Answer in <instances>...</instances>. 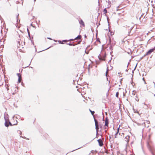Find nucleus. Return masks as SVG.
<instances>
[{"label": "nucleus", "mask_w": 155, "mask_h": 155, "mask_svg": "<svg viewBox=\"0 0 155 155\" xmlns=\"http://www.w3.org/2000/svg\"><path fill=\"white\" fill-rule=\"evenodd\" d=\"M128 127L127 126H124L123 124H122L118 128L117 132L115 134V137L116 138L117 137V135L119 132V130H122V131L124 132H127V130L128 129Z\"/></svg>", "instance_id": "nucleus-1"}, {"label": "nucleus", "mask_w": 155, "mask_h": 155, "mask_svg": "<svg viewBox=\"0 0 155 155\" xmlns=\"http://www.w3.org/2000/svg\"><path fill=\"white\" fill-rule=\"evenodd\" d=\"M18 76L19 77L18 79V81L19 83H20L21 80V75H20L19 74H18Z\"/></svg>", "instance_id": "nucleus-11"}, {"label": "nucleus", "mask_w": 155, "mask_h": 155, "mask_svg": "<svg viewBox=\"0 0 155 155\" xmlns=\"http://www.w3.org/2000/svg\"><path fill=\"white\" fill-rule=\"evenodd\" d=\"M148 137H149V139H150V135H149L148 136Z\"/></svg>", "instance_id": "nucleus-27"}, {"label": "nucleus", "mask_w": 155, "mask_h": 155, "mask_svg": "<svg viewBox=\"0 0 155 155\" xmlns=\"http://www.w3.org/2000/svg\"><path fill=\"white\" fill-rule=\"evenodd\" d=\"M108 68L107 67V71H106V76L107 77V74H108Z\"/></svg>", "instance_id": "nucleus-17"}, {"label": "nucleus", "mask_w": 155, "mask_h": 155, "mask_svg": "<svg viewBox=\"0 0 155 155\" xmlns=\"http://www.w3.org/2000/svg\"><path fill=\"white\" fill-rule=\"evenodd\" d=\"M95 125V129L97 132H98L99 131V125L98 121L95 119H94Z\"/></svg>", "instance_id": "nucleus-3"}, {"label": "nucleus", "mask_w": 155, "mask_h": 155, "mask_svg": "<svg viewBox=\"0 0 155 155\" xmlns=\"http://www.w3.org/2000/svg\"><path fill=\"white\" fill-rule=\"evenodd\" d=\"M79 23L81 25H82L83 26H84L85 25L84 24V22L81 19L79 21Z\"/></svg>", "instance_id": "nucleus-10"}, {"label": "nucleus", "mask_w": 155, "mask_h": 155, "mask_svg": "<svg viewBox=\"0 0 155 155\" xmlns=\"http://www.w3.org/2000/svg\"><path fill=\"white\" fill-rule=\"evenodd\" d=\"M154 50H155V46L153 48L150 49L148 51L146 55H148L150 54L152 52H153Z\"/></svg>", "instance_id": "nucleus-5"}, {"label": "nucleus", "mask_w": 155, "mask_h": 155, "mask_svg": "<svg viewBox=\"0 0 155 155\" xmlns=\"http://www.w3.org/2000/svg\"><path fill=\"white\" fill-rule=\"evenodd\" d=\"M152 154L153 155H155L153 153H152Z\"/></svg>", "instance_id": "nucleus-31"}, {"label": "nucleus", "mask_w": 155, "mask_h": 155, "mask_svg": "<svg viewBox=\"0 0 155 155\" xmlns=\"http://www.w3.org/2000/svg\"><path fill=\"white\" fill-rule=\"evenodd\" d=\"M91 153H94V151L93 150H92L91 151Z\"/></svg>", "instance_id": "nucleus-28"}, {"label": "nucleus", "mask_w": 155, "mask_h": 155, "mask_svg": "<svg viewBox=\"0 0 155 155\" xmlns=\"http://www.w3.org/2000/svg\"><path fill=\"white\" fill-rule=\"evenodd\" d=\"M68 41L67 40H64L63 41V42H66Z\"/></svg>", "instance_id": "nucleus-22"}, {"label": "nucleus", "mask_w": 155, "mask_h": 155, "mask_svg": "<svg viewBox=\"0 0 155 155\" xmlns=\"http://www.w3.org/2000/svg\"><path fill=\"white\" fill-rule=\"evenodd\" d=\"M119 95V92H117L116 94V96L117 97H118Z\"/></svg>", "instance_id": "nucleus-18"}, {"label": "nucleus", "mask_w": 155, "mask_h": 155, "mask_svg": "<svg viewBox=\"0 0 155 155\" xmlns=\"http://www.w3.org/2000/svg\"><path fill=\"white\" fill-rule=\"evenodd\" d=\"M45 137H48V135L47 134H45Z\"/></svg>", "instance_id": "nucleus-23"}, {"label": "nucleus", "mask_w": 155, "mask_h": 155, "mask_svg": "<svg viewBox=\"0 0 155 155\" xmlns=\"http://www.w3.org/2000/svg\"><path fill=\"white\" fill-rule=\"evenodd\" d=\"M8 124H9V122L6 121L5 124V126L6 127H8L9 126Z\"/></svg>", "instance_id": "nucleus-14"}, {"label": "nucleus", "mask_w": 155, "mask_h": 155, "mask_svg": "<svg viewBox=\"0 0 155 155\" xmlns=\"http://www.w3.org/2000/svg\"><path fill=\"white\" fill-rule=\"evenodd\" d=\"M18 43H19V45H18V46L19 47H20V46L19 41H18Z\"/></svg>", "instance_id": "nucleus-21"}, {"label": "nucleus", "mask_w": 155, "mask_h": 155, "mask_svg": "<svg viewBox=\"0 0 155 155\" xmlns=\"http://www.w3.org/2000/svg\"><path fill=\"white\" fill-rule=\"evenodd\" d=\"M9 123L10 126L15 125L17 124L18 122L16 120L13 118L12 119L11 122H9Z\"/></svg>", "instance_id": "nucleus-2"}, {"label": "nucleus", "mask_w": 155, "mask_h": 155, "mask_svg": "<svg viewBox=\"0 0 155 155\" xmlns=\"http://www.w3.org/2000/svg\"><path fill=\"white\" fill-rule=\"evenodd\" d=\"M81 35H78L77 37L75 38L74 39H71L70 40L73 41L74 40L80 39H81Z\"/></svg>", "instance_id": "nucleus-8"}, {"label": "nucleus", "mask_w": 155, "mask_h": 155, "mask_svg": "<svg viewBox=\"0 0 155 155\" xmlns=\"http://www.w3.org/2000/svg\"><path fill=\"white\" fill-rule=\"evenodd\" d=\"M97 141L99 143L100 146H102L103 145V141L101 139H99L97 140Z\"/></svg>", "instance_id": "nucleus-9"}, {"label": "nucleus", "mask_w": 155, "mask_h": 155, "mask_svg": "<svg viewBox=\"0 0 155 155\" xmlns=\"http://www.w3.org/2000/svg\"><path fill=\"white\" fill-rule=\"evenodd\" d=\"M126 28H128V30L130 31L132 29V27H130L127 25H126Z\"/></svg>", "instance_id": "nucleus-12"}, {"label": "nucleus", "mask_w": 155, "mask_h": 155, "mask_svg": "<svg viewBox=\"0 0 155 155\" xmlns=\"http://www.w3.org/2000/svg\"><path fill=\"white\" fill-rule=\"evenodd\" d=\"M48 38L49 39H51V38Z\"/></svg>", "instance_id": "nucleus-32"}, {"label": "nucleus", "mask_w": 155, "mask_h": 155, "mask_svg": "<svg viewBox=\"0 0 155 155\" xmlns=\"http://www.w3.org/2000/svg\"><path fill=\"white\" fill-rule=\"evenodd\" d=\"M99 58L101 60H102L103 61L105 60V58L104 56L103 57H99Z\"/></svg>", "instance_id": "nucleus-13"}, {"label": "nucleus", "mask_w": 155, "mask_h": 155, "mask_svg": "<svg viewBox=\"0 0 155 155\" xmlns=\"http://www.w3.org/2000/svg\"><path fill=\"white\" fill-rule=\"evenodd\" d=\"M143 80L144 81V82L145 84H146V82H145V79H144V78H143Z\"/></svg>", "instance_id": "nucleus-20"}, {"label": "nucleus", "mask_w": 155, "mask_h": 155, "mask_svg": "<svg viewBox=\"0 0 155 155\" xmlns=\"http://www.w3.org/2000/svg\"><path fill=\"white\" fill-rule=\"evenodd\" d=\"M7 89V90H9V89L8 88V86H7V87H6Z\"/></svg>", "instance_id": "nucleus-26"}, {"label": "nucleus", "mask_w": 155, "mask_h": 155, "mask_svg": "<svg viewBox=\"0 0 155 155\" xmlns=\"http://www.w3.org/2000/svg\"><path fill=\"white\" fill-rule=\"evenodd\" d=\"M144 124H145V127H148L149 126L150 124V122L148 120H146L145 122H143Z\"/></svg>", "instance_id": "nucleus-7"}, {"label": "nucleus", "mask_w": 155, "mask_h": 155, "mask_svg": "<svg viewBox=\"0 0 155 155\" xmlns=\"http://www.w3.org/2000/svg\"><path fill=\"white\" fill-rule=\"evenodd\" d=\"M124 133H122L121 135V136L122 137V138H123L124 137Z\"/></svg>", "instance_id": "nucleus-19"}, {"label": "nucleus", "mask_w": 155, "mask_h": 155, "mask_svg": "<svg viewBox=\"0 0 155 155\" xmlns=\"http://www.w3.org/2000/svg\"><path fill=\"white\" fill-rule=\"evenodd\" d=\"M107 127L106 126H105L104 127V129H106L107 128Z\"/></svg>", "instance_id": "nucleus-25"}, {"label": "nucleus", "mask_w": 155, "mask_h": 155, "mask_svg": "<svg viewBox=\"0 0 155 155\" xmlns=\"http://www.w3.org/2000/svg\"><path fill=\"white\" fill-rule=\"evenodd\" d=\"M105 126H106L107 127H108V124L109 123V120L107 117H106L105 118Z\"/></svg>", "instance_id": "nucleus-6"}, {"label": "nucleus", "mask_w": 155, "mask_h": 155, "mask_svg": "<svg viewBox=\"0 0 155 155\" xmlns=\"http://www.w3.org/2000/svg\"><path fill=\"white\" fill-rule=\"evenodd\" d=\"M128 132H129L130 133V134H131V132H130V131L129 130H128Z\"/></svg>", "instance_id": "nucleus-29"}, {"label": "nucleus", "mask_w": 155, "mask_h": 155, "mask_svg": "<svg viewBox=\"0 0 155 155\" xmlns=\"http://www.w3.org/2000/svg\"><path fill=\"white\" fill-rule=\"evenodd\" d=\"M89 110L91 112V113L92 115H93V116L94 113H95V112L94 111H92L90 109H89Z\"/></svg>", "instance_id": "nucleus-16"}, {"label": "nucleus", "mask_w": 155, "mask_h": 155, "mask_svg": "<svg viewBox=\"0 0 155 155\" xmlns=\"http://www.w3.org/2000/svg\"><path fill=\"white\" fill-rule=\"evenodd\" d=\"M130 136L129 135L127 136L124 138V140L127 143H128L129 141Z\"/></svg>", "instance_id": "nucleus-4"}, {"label": "nucleus", "mask_w": 155, "mask_h": 155, "mask_svg": "<svg viewBox=\"0 0 155 155\" xmlns=\"http://www.w3.org/2000/svg\"><path fill=\"white\" fill-rule=\"evenodd\" d=\"M69 45H72V44H69Z\"/></svg>", "instance_id": "nucleus-30"}, {"label": "nucleus", "mask_w": 155, "mask_h": 155, "mask_svg": "<svg viewBox=\"0 0 155 155\" xmlns=\"http://www.w3.org/2000/svg\"><path fill=\"white\" fill-rule=\"evenodd\" d=\"M103 12H104V13L105 14V15H106V14L107 13V10L106 9V8H105L104 11H103Z\"/></svg>", "instance_id": "nucleus-15"}, {"label": "nucleus", "mask_w": 155, "mask_h": 155, "mask_svg": "<svg viewBox=\"0 0 155 155\" xmlns=\"http://www.w3.org/2000/svg\"><path fill=\"white\" fill-rule=\"evenodd\" d=\"M59 43H61V44H63V43H62L61 41H59Z\"/></svg>", "instance_id": "nucleus-24"}, {"label": "nucleus", "mask_w": 155, "mask_h": 155, "mask_svg": "<svg viewBox=\"0 0 155 155\" xmlns=\"http://www.w3.org/2000/svg\"><path fill=\"white\" fill-rule=\"evenodd\" d=\"M36 120V119H35L34 121H35V120Z\"/></svg>", "instance_id": "nucleus-33"}]
</instances>
